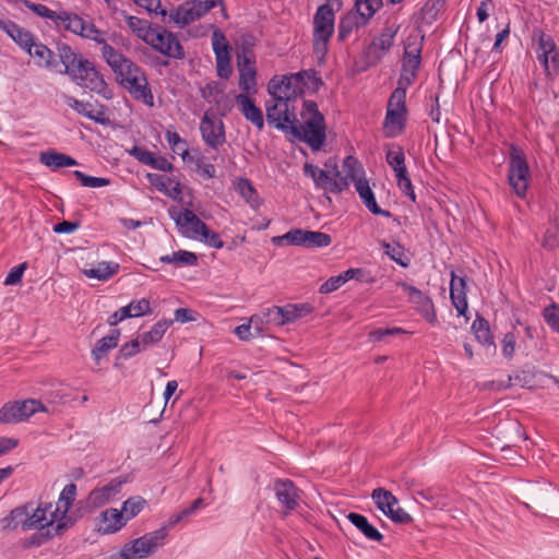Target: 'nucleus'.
<instances>
[{
  "instance_id": "nucleus-1",
  "label": "nucleus",
  "mask_w": 559,
  "mask_h": 559,
  "mask_svg": "<svg viewBox=\"0 0 559 559\" xmlns=\"http://www.w3.org/2000/svg\"><path fill=\"white\" fill-rule=\"evenodd\" d=\"M78 493V487L70 483L63 487L52 510V502L38 501L36 507L34 502H28L29 513L25 521V528L43 531L47 528L46 536L53 538L61 536L66 531L72 527L75 520L69 515V511L74 504Z\"/></svg>"
},
{
  "instance_id": "nucleus-2",
  "label": "nucleus",
  "mask_w": 559,
  "mask_h": 559,
  "mask_svg": "<svg viewBox=\"0 0 559 559\" xmlns=\"http://www.w3.org/2000/svg\"><path fill=\"white\" fill-rule=\"evenodd\" d=\"M302 122L298 119L288 131L294 138L309 145L312 151H319L326 140L324 116L319 111L313 100H305L300 112Z\"/></svg>"
},
{
  "instance_id": "nucleus-3",
  "label": "nucleus",
  "mask_w": 559,
  "mask_h": 559,
  "mask_svg": "<svg viewBox=\"0 0 559 559\" xmlns=\"http://www.w3.org/2000/svg\"><path fill=\"white\" fill-rule=\"evenodd\" d=\"M322 84L318 72L309 69L297 73L274 75L267 84V92L270 95L287 96L288 99L295 100L304 94L306 88L317 92Z\"/></svg>"
},
{
  "instance_id": "nucleus-4",
  "label": "nucleus",
  "mask_w": 559,
  "mask_h": 559,
  "mask_svg": "<svg viewBox=\"0 0 559 559\" xmlns=\"http://www.w3.org/2000/svg\"><path fill=\"white\" fill-rule=\"evenodd\" d=\"M334 21L335 14L329 3L317 9L313 16L312 46L319 62H323L328 55L329 43L334 34Z\"/></svg>"
},
{
  "instance_id": "nucleus-5",
  "label": "nucleus",
  "mask_w": 559,
  "mask_h": 559,
  "mask_svg": "<svg viewBox=\"0 0 559 559\" xmlns=\"http://www.w3.org/2000/svg\"><path fill=\"white\" fill-rule=\"evenodd\" d=\"M116 76L120 85L126 88L135 100L142 102L148 107L154 106V96L147 76L138 64L131 61L119 71Z\"/></svg>"
},
{
  "instance_id": "nucleus-6",
  "label": "nucleus",
  "mask_w": 559,
  "mask_h": 559,
  "mask_svg": "<svg viewBox=\"0 0 559 559\" xmlns=\"http://www.w3.org/2000/svg\"><path fill=\"white\" fill-rule=\"evenodd\" d=\"M325 167L329 170H324L318 166L306 163L304 166V174L313 180L317 188L326 192L340 194L347 190L349 182L347 177H343L341 174L336 160L328 159Z\"/></svg>"
},
{
  "instance_id": "nucleus-7",
  "label": "nucleus",
  "mask_w": 559,
  "mask_h": 559,
  "mask_svg": "<svg viewBox=\"0 0 559 559\" xmlns=\"http://www.w3.org/2000/svg\"><path fill=\"white\" fill-rule=\"evenodd\" d=\"M379 9V2L374 0H369V4H365L361 0L355 1L354 9L340 20L338 40H346L354 32L365 27Z\"/></svg>"
},
{
  "instance_id": "nucleus-8",
  "label": "nucleus",
  "mask_w": 559,
  "mask_h": 559,
  "mask_svg": "<svg viewBox=\"0 0 559 559\" xmlns=\"http://www.w3.org/2000/svg\"><path fill=\"white\" fill-rule=\"evenodd\" d=\"M530 166L524 151L518 145L510 146L508 181L519 198H525L530 182Z\"/></svg>"
},
{
  "instance_id": "nucleus-9",
  "label": "nucleus",
  "mask_w": 559,
  "mask_h": 559,
  "mask_svg": "<svg viewBox=\"0 0 559 559\" xmlns=\"http://www.w3.org/2000/svg\"><path fill=\"white\" fill-rule=\"evenodd\" d=\"M167 536L168 530L165 526L146 533L127 543L121 549L119 557L120 559H144L163 546Z\"/></svg>"
},
{
  "instance_id": "nucleus-10",
  "label": "nucleus",
  "mask_w": 559,
  "mask_h": 559,
  "mask_svg": "<svg viewBox=\"0 0 559 559\" xmlns=\"http://www.w3.org/2000/svg\"><path fill=\"white\" fill-rule=\"evenodd\" d=\"M56 27L95 43L105 41L104 31L97 28L92 20L84 19L74 12L61 10Z\"/></svg>"
},
{
  "instance_id": "nucleus-11",
  "label": "nucleus",
  "mask_w": 559,
  "mask_h": 559,
  "mask_svg": "<svg viewBox=\"0 0 559 559\" xmlns=\"http://www.w3.org/2000/svg\"><path fill=\"white\" fill-rule=\"evenodd\" d=\"M292 102L287 96L280 95H271V99L265 102L267 122L285 133H288L297 120L295 108L290 109Z\"/></svg>"
},
{
  "instance_id": "nucleus-12",
  "label": "nucleus",
  "mask_w": 559,
  "mask_h": 559,
  "mask_svg": "<svg viewBox=\"0 0 559 559\" xmlns=\"http://www.w3.org/2000/svg\"><path fill=\"white\" fill-rule=\"evenodd\" d=\"M421 63V43L417 36H408L402 58V69L397 85L408 88L415 82Z\"/></svg>"
},
{
  "instance_id": "nucleus-13",
  "label": "nucleus",
  "mask_w": 559,
  "mask_h": 559,
  "mask_svg": "<svg viewBox=\"0 0 559 559\" xmlns=\"http://www.w3.org/2000/svg\"><path fill=\"white\" fill-rule=\"evenodd\" d=\"M80 86L91 90L105 98L111 97V92L105 82L103 75L96 70L94 64L87 59L81 60L75 70H71V75Z\"/></svg>"
},
{
  "instance_id": "nucleus-14",
  "label": "nucleus",
  "mask_w": 559,
  "mask_h": 559,
  "mask_svg": "<svg viewBox=\"0 0 559 559\" xmlns=\"http://www.w3.org/2000/svg\"><path fill=\"white\" fill-rule=\"evenodd\" d=\"M534 38L537 39L536 58L546 75H559V50L552 37L542 29H535Z\"/></svg>"
},
{
  "instance_id": "nucleus-15",
  "label": "nucleus",
  "mask_w": 559,
  "mask_h": 559,
  "mask_svg": "<svg viewBox=\"0 0 559 559\" xmlns=\"http://www.w3.org/2000/svg\"><path fill=\"white\" fill-rule=\"evenodd\" d=\"M147 45L155 51L171 59L181 60L186 56L178 36L160 25L155 26V32L147 41Z\"/></svg>"
},
{
  "instance_id": "nucleus-16",
  "label": "nucleus",
  "mask_w": 559,
  "mask_h": 559,
  "mask_svg": "<svg viewBox=\"0 0 559 559\" xmlns=\"http://www.w3.org/2000/svg\"><path fill=\"white\" fill-rule=\"evenodd\" d=\"M39 411H45L44 405L34 399L7 402L0 408V423L15 424L27 420Z\"/></svg>"
},
{
  "instance_id": "nucleus-17",
  "label": "nucleus",
  "mask_w": 559,
  "mask_h": 559,
  "mask_svg": "<svg viewBox=\"0 0 559 559\" xmlns=\"http://www.w3.org/2000/svg\"><path fill=\"white\" fill-rule=\"evenodd\" d=\"M371 498L377 508L393 522L408 524L413 521L412 516L397 506L399 501L391 491L379 487L373 489Z\"/></svg>"
},
{
  "instance_id": "nucleus-18",
  "label": "nucleus",
  "mask_w": 559,
  "mask_h": 559,
  "mask_svg": "<svg viewBox=\"0 0 559 559\" xmlns=\"http://www.w3.org/2000/svg\"><path fill=\"white\" fill-rule=\"evenodd\" d=\"M403 292L408 297V302L413 305L415 310L431 325H436L438 322L437 311L432 299L419 290L417 287L406 283L397 282Z\"/></svg>"
},
{
  "instance_id": "nucleus-19",
  "label": "nucleus",
  "mask_w": 559,
  "mask_h": 559,
  "mask_svg": "<svg viewBox=\"0 0 559 559\" xmlns=\"http://www.w3.org/2000/svg\"><path fill=\"white\" fill-rule=\"evenodd\" d=\"M200 132L203 142L213 150H217L226 142L224 122L209 110L200 121Z\"/></svg>"
},
{
  "instance_id": "nucleus-20",
  "label": "nucleus",
  "mask_w": 559,
  "mask_h": 559,
  "mask_svg": "<svg viewBox=\"0 0 559 559\" xmlns=\"http://www.w3.org/2000/svg\"><path fill=\"white\" fill-rule=\"evenodd\" d=\"M215 3L212 0H190L170 13V20L180 26H186L205 15Z\"/></svg>"
},
{
  "instance_id": "nucleus-21",
  "label": "nucleus",
  "mask_w": 559,
  "mask_h": 559,
  "mask_svg": "<svg viewBox=\"0 0 559 559\" xmlns=\"http://www.w3.org/2000/svg\"><path fill=\"white\" fill-rule=\"evenodd\" d=\"M274 492L276 500L282 506L284 516L295 511L300 501V490L290 479L278 478L274 481Z\"/></svg>"
},
{
  "instance_id": "nucleus-22",
  "label": "nucleus",
  "mask_w": 559,
  "mask_h": 559,
  "mask_svg": "<svg viewBox=\"0 0 559 559\" xmlns=\"http://www.w3.org/2000/svg\"><path fill=\"white\" fill-rule=\"evenodd\" d=\"M173 218L187 238L200 239L201 234L207 230V225L189 209L180 211L176 216L173 215Z\"/></svg>"
},
{
  "instance_id": "nucleus-23",
  "label": "nucleus",
  "mask_w": 559,
  "mask_h": 559,
  "mask_svg": "<svg viewBox=\"0 0 559 559\" xmlns=\"http://www.w3.org/2000/svg\"><path fill=\"white\" fill-rule=\"evenodd\" d=\"M400 25L385 26L382 32L376 36L367 48V55L374 61H380L394 44L395 36Z\"/></svg>"
},
{
  "instance_id": "nucleus-24",
  "label": "nucleus",
  "mask_w": 559,
  "mask_h": 559,
  "mask_svg": "<svg viewBox=\"0 0 559 559\" xmlns=\"http://www.w3.org/2000/svg\"><path fill=\"white\" fill-rule=\"evenodd\" d=\"M122 484L121 480L115 478L108 484L93 489L86 498V506L91 509L105 506L121 491Z\"/></svg>"
},
{
  "instance_id": "nucleus-25",
  "label": "nucleus",
  "mask_w": 559,
  "mask_h": 559,
  "mask_svg": "<svg viewBox=\"0 0 559 559\" xmlns=\"http://www.w3.org/2000/svg\"><path fill=\"white\" fill-rule=\"evenodd\" d=\"M0 29L3 31L24 51L31 52L36 37L27 29L11 20L0 19Z\"/></svg>"
},
{
  "instance_id": "nucleus-26",
  "label": "nucleus",
  "mask_w": 559,
  "mask_h": 559,
  "mask_svg": "<svg viewBox=\"0 0 559 559\" xmlns=\"http://www.w3.org/2000/svg\"><path fill=\"white\" fill-rule=\"evenodd\" d=\"M237 67L239 72V87L245 94L255 93L257 91V70L254 61L245 53L237 57Z\"/></svg>"
},
{
  "instance_id": "nucleus-27",
  "label": "nucleus",
  "mask_w": 559,
  "mask_h": 559,
  "mask_svg": "<svg viewBox=\"0 0 559 559\" xmlns=\"http://www.w3.org/2000/svg\"><path fill=\"white\" fill-rule=\"evenodd\" d=\"M235 102L239 111L246 120L251 122L259 131L264 128V117L262 109L258 107L252 98L245 93L235 96Z\"/></svg>"
},
{
  "instance_id": "nucleus-28",
  "label": "nucleus",
  "mask_w": 559,
  "mask_h": 559,
  "mask_svg": "<svg viewBox=\"0 0 559 559\" xmlns=\"http://www.w3.org/2000/svg\"><path fill=\"white\" fill-rule=\"evenodd\" d=\"M450 299L459 316H465L468 309L466 298V282L464 277L451 272Z\"/></svg>"
},
{
  "instance_id": "nucleus-29",
  "label": "nucleus",
  "mask_w": 559,
  "mask_h": 559,
  "mask_svg": "<svg viewBox=\"0 0 559 559\" xmlns=\"http://www.w3.org/2000/svg\"><path fill=\"white\" fill-rule=\"evenodd\" d=\"M126 525L123 513L118 509H107L96 519L97 531L102 534H114Z\"/></svg>"
},
{
  "instance_id": "nucleus-30",
  "label": "nucleus",
  "mask_w": 559,
  "mask_h": 559,
  "mask_svg": "<svg viewBox=\"0 0 559 559\" xmlns=\"http://www.w3.org/2000/svg\"><path fill=\"white\" fill-rule=\"evenodd\" d=\"M356 191L364 203V205L373 214L381 215L384 217H391V213L386 210H382L374 198V194L369 186L368 180L365 178L362 180H356L355 183Z\"/></svg>"
},
{
  "instance_id": "nucleus-31",
  "label": "nucleus",
  "mask_w": 559,
  "mask_h": 559,
  "mask_svg": "<svg viewBox=\"0 0 559 559\" xmlns=\"http://www.w3.org/2000/svg\"><path fill=\"white\" fill-rule=\"evenodd\" d=\"M27 53L35 59V63L39 68H45L48 70H57V68L59 67V62L56 57V53L51 49H49L46 45L38 41L37 38L34 41L33 49H31V52H27Z\"/></svg>"
},
{
  "instance_id": "nucleus-32",
  "label": "nucleus",
  "mask_w": 559,
  "mask_h": 559,
  "mask_svg": "<svg viewBox=\"0 0 559 559\" xmlns=\"http://www.w3.org/2000/svg\"><path fill=\"white\" fill-rule=\"evenodd\" d=\"M120 270V264L115 261H102L83 269L82 273L88 277L100 282H106L115 276Z\"/></svg>"
},
{
  "instance_id": "nucleus-33",
  "label": "nucleus",
  "mask_w": 559,
  "mask_h": 559,
  "mask_svg": "<svg viewBox=\"0 0 559 559\" xmlns=\"http://www.w3.org/2000/svg\"><path fill=\"white\" fill-rule=\"evenodd\" d=\"M234 190L246 201V203L253 210H258L263 201L259 197L257 189L251 181L247 178L239 177L233 182Z\"/></svg>"
},
{
  "instance_id": "nucleus-34",
  "label": "nucleus",
  "mask_w": 559,
  "mask_h": 559,
  "mask_svg": "<svg viewBox=\"0 0 559 559\" xmlns=\"http://www.w3.org/2000/svg\"><path fill=\"white\" fill-rule=\"evenodd\" d=\"M29 507V503H25L14 508L9 515L0 521L1 528L3 531H13L21 527L24 532L31 531V528H25L24 526L25 521L28 519Z\"/></svg>"
},
{
  "instance_id": "nucleus-35",
  "label": "nucleus",
  "mask_w": 559,
  "mask_h": 559,
  "mask_svg": "<svg viewBox=\"0 0 559 559\" xmlns=\"http://www.w3.org/2000/svg\"><path fill=\"white\" fill-rule=\"evenodd\" d=\"M66 104L75 110L78 114L97 122V123H105V112L103 109H95L94 106L90 103H84L82 100H79L72 96L66 97Z\"/></svg>"
},
{
  "instance_id": "nucleus-36",
  "label": "nucleus",
  "mask_w": 559,
  "mask_h": 559,
  "mask_svg": "<svg viewBox=\"0 0 559 559\" xmlns=\"http://www.w3.org/2000/svg\"><path fill=\"white\" fill-rule=\"evenodd\" d=\"M146 178L148 182L158 191L164 192L170 197H177L182 192L180 182L166 175L147 174Z\"/></svg>"
},
{
  "instance_id": "nucleus-37",
  "label": "nucleus",
  "mask_w": 559,
  "mask_h": 559,
  "mask_svg": "<svg viewBox=\"0 0 559 559\" xmlns=\"http://www.w3.org/2000/svg\"><path fill=\"white\" fill-rule=\"evenodd\" d=\"M39 162L52 170L78 165L76 159L55 150L41 152Z\"/></svg>"
},
{
  "instance_id": "nucleus-38",
  "label": "nucleus",
  "mask_w": 559,
  "mask_h": 559,
  "mask_svg": "<svg viewBox=\"0 0 559 559\" xmlns=\"http://www.w3.org/2000/svg\"><path fill=\"white\" fill-rule=\"evenodd\" d=\"M408 112L386 110L383 121V130L386 138H395L401 134L406 126Z\"/></svg>"
},
{
  "instance_id": "nucleus-39",
  "label": "nucleus",
  "mask_w": 559,
  "mask_h": 559,
  "mask_svg": "<svg viewBox=\"0 0 559 559\" xmlns=\"http://www.w3.org/2000/svg\"><path fill=\"white\" fill-rule=\"evenodd\" d=\"M120 334L121 333L119 329H112L108 335L96 342L94 348L92 349V356L96 362L105 357L110 349L117 347Z\"/></svg>"
},
{
  "instance_id": "nucleus-40",
  "label": "nucleus",
  "mask_w": 559,
  "mask_h": 559,
  "mask_svg": "<svg viewBox=\"0 0 559 559\" xmlns=\"http://www.w3.org/2000/svg\"><path fill=\"white\" fill-rule=\"evenodd\" d=\"M348 521L357 527L368 539L374 542H382L383 535L369 523L368 519L359 513L350 512L347 515Z\"/></svg>"
},
{
  "instance_id": "nucleus-41",
  "label": "nucleus",
  "mask_w": 559,
  "mask_h": 559,
  "mask_svg": "<svg viewBox=\"0 0 559 559\" xmlns=\"http://www.w3.org/2000/svg\"><path fill=\"white\" fill-rule=\"evenodd\" d=\"M102 45V55L108 66L112 69L115 74L121 71L132 60L126 58L121 52L116 50L112 46L105 41L98 43Z\"/></svg>"
},
{
  "instance_id": "nucleus-42",
  "label": "nucleus",
  "mask_w": 559,
  "mask_h": 559,
  "mask_svg": "<svg viewBox=\"0 0 559 559\" xmlns=\"http://www.w3.org/2000/svg\"><path fill=\"white\" fill-rule=\"evenodd\" d=\"M58 57L63 66V70L57 68V72L67 73L71 75V70H75L76 64L84 60L78 55L68 44L61 43L58 45Z\"/></svg>"
},
{
  "instance_id": "nucleus-43",
  "label": "nucleus",
  "mask_w": 559,
  "mask_h": 559,
  "mask_svg": "<svg viewBox=\"0 0 559 559\" xmlns=\"http://www.w3.org/2000/svg\"><path fill=\"white\" fill-rule=\"evenodd\" d=\"M126 22L132 33L142 39L145 44L150 40L151 36L155 32V26H152L147 20L140 19L133 15H127Z\"/></svg>"
},
{
  "instance_id": "nucleus-44",
  "label": "nucleus",
  "mask_w": 559,
  "mask_h": 559,
  "mask_svg": "<svg viewBox=\"0 0 559 559\" xmlns=\"http://www.w3.org/2000/svg\"><path fill=\"white\" fill-rule=\"evenodd\" d=\"M174 323L171 319H162L157 321L148 332L141 335V342L144 347L158 343L166 331Z\"/></svg>"
},
{
  "instance_id": "nucleus-45",
  "label": "nucleus",
  "mask_w": 559,
  "mask_h": 559,
  "mask_svg": "<svg viewBox=\"0 0 559 559\" xmlns=\"http://www.w3.org/2000/svg\"><path fill=\"white\" fill-rule=\"evenodd\" d=\"M286 324L293 323L298 319L305 318L313 311L309 302L287 304L283 306Z\"/></svg>"
},
{
  "instance_id": "nucleus-46",
  "label": "nucleus",
  "mask_w": 559,
  "mask_h": 559,
  "mask_svg": "<svg viewBox=\"0 0 559 559\" xmlns=\"http://www.w3.org/2000/svg\"><path fill=\"white\" fill-rule=\"evenodd\" d=\"M159 261L165 264H175L176 266L181 265H195L198 263V257L195 253L187 250H179L171 254L162 255Z\"/></svg>"
},
{
  "instance_id": "nucleus-47",
  "label": "nucleus",
  "mask_w": 559,
  "mask_h": 559,
  "mask_svg": "<svg viewBox=\"0 0 559 559\" xmlns=\"http://www.w3.org/2000/svg\"><path fill=\"white\" fill-rule=\"evenodd\" d=\"M472 331L480 344L485 346L493 345V336L491 334L489 323L485 318L477 316L472 324Z\"/></svg>"
},
{
  "instance_id": "nucleus-48",
  "label": "nucleus",
  "mask_w": 559,
  "mask_h": 559,
  "mask_svg": "<svg viewBox=\"0 0 559 559\" xmlns=\"http://www.w3.org/2000/svg\"><path fill=\"white\" fill-rule=\"evenodd\" d=\"M305 231L306 229L295 228L282 236L273 237L272 242L276 246L287 245L305 247Z\"/></svg>"
},
{
  "instance_id": "nucleus-49",
  "label": "nucleus",
  "mask_w": 559,
  "mask_h": 559,
  "mask_svg": "<svg viewBox=\"0 0 559 559\" xmlns=\"http://www.w3.org/2000/svg\"><path fill=\"white\" fill-rule=\"evenodd\" d=\"M407 90L408 88L396 85V87L389 97L386 110H393L396 112H408L406 107Z\"/></svg>"
},
{
  "instance_id": "nucleus-50",
  "label": "nucleus",
  "mask_w": 559,
  "mask_h": 559,
  "mask_svg": "<svg viewBox=\"0 0 559 559\" xmlns=\"http://www.w3.org/2000/svg\"><path fill=\"white\" fill-rule=\"evenodd\" d=\"M23 5L26 9H28L29 11H32L33 13H35L36 15H38V16H40L43 19H46V20H50L53 23V25L57 26V23L59 21L60 14H61V11L50 10L45 4L35 3V2H32L29 0H24L23 1Z\"/></svg>"
},
{
  "instance_id": "nucleus-51",
  "label": "nucleus",
  "mask_w": 559,
  "mask_h": 559,
  "mask_svg": "<svg viewBox=\"0 0 559 559\" xmlns=\"http://www.w3.org/2000/svg\"><path fill=\"white\" fill-rule=\"evenodd\" d=\"M145 503V499L140 496L127 499L122 503V509L120 510V512L123 513L126 523L135 518L144 509Z\"/></svg>"
},
{
  "instance_id": "nucleus-52",
  "label": "nucleus",
  "mask_w": 559,
  "mask_h": 559,
  "mask_svg": "<svg viewBox=\"0 0 559 559\" xmlns=\"http://www.w3.org/2000/svg\"><path fill=\"white\" fill-rule=\"evenodd\" d=\"M343 166L346 171L344 177H347L348 182L353 181L356 183V180L365 179L362 177L365 175L364 168L356 157L352 155L346 156L343 160Z\"/></svg>"
},
{
  "instance_id": "nucleus-53",
  "label": "nucleus",
  "mask_w": 559,
  "mask_h": 559,
  "mask_svg": "<svg viewBox=\"0 0 559 559\" xmlns=\"http://www.w3.org/2000/svg\"><path fill=\"white\" fill-rule=\"evenodd\" d=\"M332 238L329 234L322 231L307 230L305 231V247L308 249L324 248L330 246Z\"/></svg>"
},
{
  "instance_id": "nucleus-54",
  "label": "nucleus",
  "mask_w": 559,
  "mask_h": 559,
  "mask_svg": "<svg viewBox=\"0 0 559 559\" xmlns=\"http://www.w3.org/2000/svg\"><path fill=\"white\" fill-rule=\"evenodd\" d=\"M186 162L193 163L197 166V170L207 179H212L216 176L215 166L212 163L206 162V158L199 152L195 155L189 154Z\"/></svg>"
},
{
  "instance_id": "nucleus-55",
  "label": "nucleus",
  "mask_w": 559,
  "mask_h": 559,
  "mask_svg": "<svg viewBox=\"0 0 559 559\" xmlns=\"http://www.w3.org/2000/svg\"><path fill=\"white\" fill-rule=\"evenodd\" d=\"M211 40L215 57L229 56L230 47L225 34L221 29L216 28L213 31Z\"/></svg>"
},
{
  "instance_id": "nucleus-56",
  "label": "nucleus",
  "mask_w": 559,
  "mask_h": 559,
  "mask_svg": "<svg viewBox=\"0 0 559 559\" xmlns=\"http://www.w3.org/2000/svg\"><path fill=\"white\" fill-rule=\"evenodd\" d=\"M73 176L81 182L83 187L100 188L110 185L109 178L88 176L81 170H74Z\"/></svg>"
},
{
  "instance_id": "nucleus-57",
  "label": "nucleus",
  "mask_w": 559,
  "mask_h": 559,
  "mask_svg": "<svg viewBox=\"0 0 559 559\" xmlns=\"http://www.w3.org/2000/svg\"><path fill=\"white\" fill-rule=\"evenodd\" d=\"M265 323L274 326L286 325L283 306H272L263 311Z\"/></svg>"
},
{
  "instance_id": "nucleus-58",
  "label": "nucleus",
  "mask_w": 559,
  "mask_h": 559,
  "mask_svg": "<svg viewBox=\"0 0 559 559\" xmlns=\"http://www.w3.org/2000/svg\"><path fill=\"white\" fill-rule=\"evenodd\" d=\"M165 139L171 151H177L178 145H181L182 151L180 152V156L182 157L183 160L188 159L189 150L186 140L181 139V136L177 132L171 130H166Z\"/></svg>"
},
{
  "instance_id": "nucleus-59",
  "label": "nucleus",
  "mask_w": 559,
  "mask_h": 559,
  "mask_svg": "<svg viewBox=\"0 0 559 559\" xmlns=\"http://www.w3.org/2000/svg\"><path fill=\"white\" fill-rule=\"evenodd\" d=\"M416 495L421 499L439 506L441 500L445 497L444 490L441 487H428L416 491Z\"/></svg>"
},
{
  "instance_id": "nucleus-60",
  "label": "nucleus",
  "mask_w": 559,
  "mask_h": 559,
  "mask_svg": "<svg viewBox=\"0 0 559 559\" xmlns=\"http://www.w3.org/2000/svg\"><path fill=\"white\" fill-rule=\"evenodd\" d=\"M543 317L549 328L559 333V305L552 302L543 311Z\"/></svg>"
},
{
  "instance_id": "nucleus-61",
  "label": "nucleus",
  "mask_w": 559,
  "mask_h": 559,
  "mask_svg": "<svg viewBox=\"0 0 559 559\" xmlns=\"http://www.w3.org/2000/svg\"><path fill=\"white\" fill-rule=\"evenodd\" d=\"M224 87L218 82H210L201 90V96L206 102L218 103V97L223 94Z\"/></svg>"
},
{
  "instance_id": "nucleus-62",
  "label": "nucleus",
  "mask_w": 559,
  "mask_h": 559,
  "mask_svg": "<svg viewBox=\"0 0 559 559\" xmlns=\"http://www.w3.org/2000/svg\"><path fill=\"white\" fill-rule=\"evenodd\" d=\"M385 159L393 170L405 166V154L401 146H396L393 150H389L386 152Z\"/></svg>"
},
{
  "instance_id": "nucleus-63",
  "label": "nucleus",
  "mask_w": 559,
  "mask_h": 559,
  "mask_svg": "<svg viewBox=\"0 0 559 559\" xmlns=\"http://www.w3.org/2000/svg\"><path fill=\"white\" fill-rule=\"evenodd\" d=\"M141 345H142V342L139 338H134L129 343H124L123 345H121V347L118 352L117 359H120V358L129 359V358L135 356L138 353H140Z\"/></svg>"
},
{
  "instance_id": "nucleus-64",
  "label": "nucleus",
  "mask_w": 559,
  "mask_h": 559,
  "mask_svg": "<svg viewBox=\"0 0 559 559\" xmlns=\"http://www.w3.org/2000/svg\"><path fill=\"white\" fill-rule=\"evenodd\" d=\"M383 248L385 249V253L390 257L391 260L396 262L402 266H407V262L403 260L404 258V249L400 243H383Z\"/></svg>"
}]
</instances>
